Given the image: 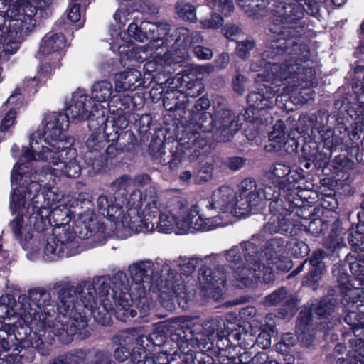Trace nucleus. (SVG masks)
I'll return each mask as SVG.
<instances>
[{"mask_svg":"<svg viewBox=\"0 0 364 364\" xmlns=\"http://www.w3.org/2000/svg\"><path fill=\"white\" fill-rule=\"evenodd\" d=\"M77 299L90 308L96 321L103 326L109 323V311H114L117 319L127 322L137 312L132 308L129 293V281L123 272L115 273L111 280L105 277H96L76 287Z\"/></svg>","mask_w":364,"mask_h":364,"instance_id":"obj_1","label":"nucleus"},{"mask_svg":"<svg viewBox=\"0 0 364 364\" xmlns=\"http://www.w3.org/2000/svg\"><path fill=\"white\" fill-rule=\"evenodd\" d=\"M237 280L246 284L250 277H261L265 283L273 281V223H267L257 235L249 240L233 246L224 252Z\"/></svg>","mask_w":364,"mask_h":364,"instance_id":"obj_2","label":"nucleus"},{"mask_svg":"<svg viewBox=\"0 0 364 364\" xmlns=\"http://www.w3.org/2000/svg\"><path fill=\"white\" fill-rule=\"evenodd\" d=\"M39 171H24L23 165L18 166L11 172V183L14 192L11 196L10 208L18 210L25 207L27 200L33 203V208H48L49 210L63 198L58 188L49 178L41 176V180L35 178Z\"/></svg>","mask_w":364,"mask_h":364,"instance_id":"obj_3","label":"nucleus"},{"mask_svg":"<svg viewBox=\"0 0 364 364\" xmlns=\"http://www.w3.org/2000/svg\"><path fill=\"white\" fill-rule=\"evenodd\" d=\"M21 306L18 314L21 319L33 331L30 335L31 346L42 355L50 354V350L44 348L41 338L46 333V328L51 322L50 311L55 312L54 301L51 294L44 288H35L28 291V295L18 297Z\"/></svg>","mask_w":364,"mask_h":364,"instance_id":"obj_4","label":"nucleus"},{"mask_svg":"<svg viewBox=\"0 0 364 364\" xmlns=\"http://www.w3.org/2000/svg\"><path fill=\"white\" fill-rule=\"evenodd\" d=\"M36 7L28 1H18L9 5L4 16V25L0 23V53L15 54L20 48L24 36L36 26L33 16Z\"/></svg>","mask_w":364,"mask_h":364,"instance_id":"obj_5","label":"nucleus"},{"mask_svg":"<svg viewBox=\"0 0 364 364\" xmlns=\"http://www.w3.org/2000/svg\"><path fill=\"white\" fill-rule=\"evenodd\" d=\"M76 151L74 149L65 146L63 140L53 141L41 137L39 132H33L30 136L29 147L23 148V154L13 168L23 165L24 171H31L28 164L33 161H42L48 164L47 167L60 166L64 156H74Z\"/></svg>","mask_w":364,"mask_h":364,"instance_id":"obj_6","label":"nucleus"},{"mask_svg":"<svg viewBox=\"0 0 364 364\" xmlns=\"http://www.w3.org/2000/svg\"><path fill=\"white\" fill-rule=\"evenodd\" d=\"M87 320L80 312L74 311L68 314H58L57 317L48 323L46 332L53 333L58 336L60 342L69 343L73 337L77 335L80 339L89 337L90 333L87 329Z\"/></svg>","mask_w":364,"mask_h":364,"instance_id":"obj_7","label":"nucleus"},{"mask_svg":"<svg viewBox=\"0 0 364 364\" xmlns=\"http://www.w3.org/2000/svg\"><path fill=\"white\" fill-rule=\"evenodd\" d=\"M78 230H73L70 225L54 228L53 234L47 240L44 249V258L47 261H54L63 257H71L79 252V242L76 234Z\"/></svg>","mask_w":364,"mask_h":364,"instance_id":"obj_8","label":"nucleus"},{"mask_svg":"<svg viewBox=\"0 0 364 364\" xmlns=\"http://www.w3.org/2000/svg\"><path fill=\"white\" fill-rule=\"evenodd\" d=\"M161 279L156 280V287L160 291L161 300L164 297L168 298V301L162 304L169 310L173 307V297L181 298L186 301L191 300L194 296V293L187 290L184 281L181 275L175 273L168 263H163L161 269Z\"/></svg>","mask_w":364,"mask_h":364,"instance_id":"obj_9","label":"nucleus"},{"mask_svg":"<svg viewBox=\"0 0 364 364\" xmlns=\"http://www.w3.org/2000/svg\"><path fill=\"white\" fill-rule=\"evenodd\" d=\"M213 109L216 139L228 141L233 134L241 127L240 117L232 114L227 108L226 100L223 98H218L213 102Z\"/></svg>","mask_w":364,"mask_h":364,"instance_id":"obj_10","label":"nucleus"},{"mask_svg":"<svg viewBox=\"0 0 364 364\" xmlns=\"http://www.w3.org/2000/svg\"><path fill=\"white\" fill-rule=\"evenodd\" d=\"M70 207H77L78 219L75 229L78 230V237L85 239L92 237L102 229L96 221L95 213L92 209V203L86 193H79Z\"/></svg>","mask_w":364,"mask_h":364,"instance_id":"obj_11","label":"nucleus"},{"mask_svg":"<svg viewBox=\"0 0 364 364\" xmlns=\"http://www.w3.org/2000/svg\"><path fill=\"white\" fill-rule=\"evenodd\" d=\"M187 212V202L178 197L169 198L163 206L159 217L153 221L154 231L168 233L176 227L178 229L179 219Z\"/></svg>","mask_w":364,"mask_h":364,"instance_id":"obj_12","label":"nucleus"},{"mask_svg":"<svg viewBox=\"0 0 364 364\" xmlns=\"http://www.w3.org/2000/svg\"><path fill=\"white\" fill-rule=\"evenodd\" d=\"M113 222L115 226L114 231L120 237H127L129 235L130 232H151L154 229V223L144 220L142 214L140 215L139 210L135 208H129L124 213H122L121 210V215H117Z\"/></svg>","mask_w":364,"mask_h":364,"instance_id":"obj_13","label":"nucleus"},{"mask_svg":"<svg viewBox=\"0 0 364 364\" xmlns=\"http://www.w3.org/2000/svg\"><path fill=\"white\" fill-rule=\"evenodd\" d=\"M195 122L191 124L187 133V140L183 139V145L187 149H193L196 152L207 145V141L200 136V133L214 132L215 134V115L210 112H201L193 116Z\"/></svg>","mask_w":364,"mask_h":364,"instance_id":"obj_14","label":"nucleus"},{"mask_svg":"<svg viewBox=\"0 0 364 364\" xmlns=\"http://www.w3.org/2000/svg\"><path fill=\"white\" fill-rule=\"evenodd\" d=\"M155 264L151 260L139 261L129 267V272L134 284L131 286L132 293L138 291L141 296L149 294L154 284Z\"/></svg>","mask_w":364,"mask_h":364,"instance_id":"obj_15","label":"nucleus"},{"mask_svg":"<svg viewBox=\"0 0 364 364\" xmlns=\"http://www.w3.org/2000/svg\"><path fill=\"white\" fill-rule=\"evenodd\" d=\"M225 269L224 266H220L213 272L205 266L200 268L198 283L200 287L205 291V294L207 296L215 300H218L222 296L228 273Z\"/></svg>","mask_w":364,"mask_h":364,"instance_id":"obj_16","label":"nucleus"},{"mask_svg":"<svg viewBox=\"0 0 364 364\" xmlns=\"http://www.w3.org/2000/svg\"><path fill=\"white\" fill-rule=\"evenodd\" d=\"M92 103L90 97L82 91L74 92L64 114L68 116V120L70 118L76 122L88 119L91 116H95L100 107L102 108L101 105Z\"/></svg>","mask_w":364,"mask_h":364,"instance_id":"obj_17","label":"nucleus"},{"mask_svg":"<svg viewBox=\"0 0 364 364\" xmlns=\"http://www.w3.org/2000/svg\"><path fill=\"white\" fill-rule=\"evenodd\" d=\"M68 116L60 112L47 114L42 124L35 132L41 134V137L53 141L63 140V133L68 130Z\"/></svg>","mask_w":364,"mask_h":364,"instance_id":"obj_18","label":"nucleus"},{"mask_svg":"<svg viewBox=\"0 0 364 364\" xmlns=\"http://www.w3.org/2000/svg\"><path fill=\"white\" fill-rule=\"evenodd\" d=\"M107 141L105 132L92 134L86 141L84 159L85 163L90 166L95 171H100L104 166L105 159L102 150L106 146Z\"/></svg>","mask_w":364,"mask_h":364,"instance_id":"obj_19","label":"nucleus"},{"mask_svg":"<svg viewBox=\"0 0 364 364\" xmlns=\"http://www.w3.org/2000/svg\"><path fill=\"white\" fill-rule=\"evenodd\" d=\"M64 156L63 163L60 166L43 168L39 173H36L35 178L41 180V176L44 178H49V181L52 180L53 183H57L58 177L65 176L68 178H77L80 175L81 168L78 162L75 159L76 154L73 156L71 155Z\"/></svg>","mask_w":364,"mask_h":364,"instance_id":"obj_20","label":"nucleus"},{"mask_svg":"<svg viewBox=\"0 0 364 364\" xmlns=\"http://www.w3.org/2000/svg\"><path fill=\"white\" fill-rule=\"evenodd\" d=\"M235 198V191L230 186H222L213 192L206 208L228 215L231 218Z\"/></svg>","mask_w":364,"mask_h":364,"instance_id":"obj_21","label":"nucleus"},{"mask_svg":"<svg viewBox=\"0 0 364 364\" xmlns=\"http://www.w3.org/2000/svg\"><path fill=\"white\" fill-rule=\"evenodd\" d=\"M170 30V25L164 22L151 23L144 21L141 23L143 42L145 41H149L150 43L161 42V43L155 46L156 48L168 46L171 41L168 38Z\"/></svg>","mask_w":364,"mask_h":364,"instance_id":"obj_22","label":"nucleus"},{"mask_svg":"<svg viewBox=\"0 0 364 364\" xmlns=\"http://www.w3.org/2000/svg\"><path fill=\"white\" fill-rule=\"evenodd\" d=\"M34 208L33 203L27 200L25 207L21 206L18 210H11L13 213L26 215L29 219L30 224L33 225L35 230L38 232H42L48 225H52L50 210L48 208Z\"/></svg>","mask_w":364,"mask_h":364,"instance_id":"obj_23","label":"nucleus"},{"mask_svg":"<svg viewBox=\"0 0 364 364\" xmlns=\"http://www.w3.org/2000/svg\"><path fill=\"white\" fill-rule=\"evenodd\" d=\"M54 289H59L58 292V314H68L74 311L75 303L77 299V290L75 287L70 286L64 281H58L53 284Z\"/></svg>","mask_w":364,"mask_h":364,"instance_id":"obj_24","label":"nucleus"},{"mask_svg":"<svg viewBox=\"0 0 364 364\" xmlns=\"http://www.w3.org/2000/svg\"><path fill=\"white\" fill-rule=\"evenodd\" d=\"M105 134L107 141L115 142L120 151H129L132 150L136 139L134 133L131 131L120 130L114 127L112 122L105 124Z\"/></svg>","mask_w":364,"mask_h":364,"instance_id":"obj_25","label":"nucleus"},{"mask_svg":"<svg viewBox=\"0 0 364 364\" xmlns=\"http://www.w3.org/2000/svg\"><path fill=\"white\" fill-rule=\"evenodd\" d=\"M15 316L10 317L9 315L3 316V321L0 323V356L4 353H9L11 349L17 350V345L14 341L15 331L18 325L21 323L12 321Z\"/></svg>","mask_w":364,"mask_h":364,"instance_id":"obj_26","label":"nucleus"},{"mask_svg":"<svg viewBox=\"0 0 364 364\" xmlns=\"http://www.w3.org/2000/svg\"><path fill=\"white\" fill-rule=\"evenodd\" d=\"M205 341L208 343L207 350L213 346L214 341L218 338L222 341L223 338L228 335V329L226 328L224 320L220 316L210 318L203 321Z\"/></svg>","mask_w":364,"mask_h":364,"instance_id":"obj_27","label":"nucleus"},{"mask_svg":"<svg viewBox=\"0 0 364 364\" xmlns=\"http://www.w3.org/2000/svg\"><path fill=\"white\" fill-rule=\"evenodd\" d=\"M141 74L136 69L118 73L114 77L115 91L134 90L141 85Z\"/></svg>","mask_w":364,"mask_h":364,"instance_id":"obj_28","label":"nucleus"},{"mask_svg":"<svg viewBox=\"0 0 364 364\" xmlns=\"http://www.w3.org/2000/svg\"><path fill=\"white\" fill-rule=\"evenodd\" d=\"M272 88L267 85H263L258 92H251L247 97V102L250 107L263 110L272 108Z\"/></svg>","mask_w":364,"mask_h":364,"instance_id":"obj_29","label":"nucleus"},{"mask_svg":"<svg viewBox=\"0 0 364 364\" xmlns=\"http://www.w3.org/2000/svg\"><path fill=\"white\" fill-rule=\"evenodd\" d=\"M273 51L271 50V45H269V50H264L261 54V58L259 60H254L250 63V69L253 72H258L262 69L264 70L267 73L258 75L257 81H264L270 82L273 77V63L272 60Z\"/></svg>","mask_w":364,"mask_h":364,"instance_id":"obj_30","label":"nucleus"},{"mask_svg":"<svg viewBox=\"0 0 364 364\" xmlns=\"http://www.w3.org/2000/svg\"><path fill=\"white\" fill-rule=\"evenodd\" d=\"M144 200L146 201V203L141 213L144 220L156 221L158 218L157 216L159 217L161 210L165 203H158L157 192L156 188L152 186L146 190Z\"/></svg>","mask_w":364,"mask_h":364,"instance_id":"obj_31","label":"nucleus"},{"mask_svg":"<svg viewBox=\"0 0 364 364\" xmlns=\"http://www.w3.org/2000/svg\"><path fill=\"white\" fill-rule=\"evenodd\" d=\"M296 333L299 339L306 345L310 344L313 338L314 328L311 314L307 310L301 311L296 326Z\"/></svg>","mask_w":364,"mask_h":364,"instance_id":"obj_32","label":"nucleus"},{"mask_svg":"<svg viewBox=\"0 0 364 364\" xmlns=\"http://www.w3.org/2000/svg\"><path fill=\"white\" fill-rule=\"evenodd\" d=\"M260 200L259 194L252 193L250 196L243 197L241 195L237 196L235 193L232 216L240 217L248 215L254 207L259 204Z\"/></svg>","mask_w":364,"mask_h":364,"instance_id":"obj_33","label":"nucleus"},{"mask_svg":"<svg viewBox=\"0 0 364 364\" xmlns=\"http://www.w3.org/2000/svg\"><path fill=\"white\" fill-rule=\"evenodd\" d=\"M203 215L199 214L198 206L187 207V212L179 219L178 230L184 232L194 230L198 231V225H200Z\"/></svg>","mask_w":364,"mask_h":364,"instance_id":"obj_34","label":"nucleus"},{"mask_svg":"<svg viewBox=\"0 0 364 364\" xmlns=\"http://www.w3.org/2000/svg\"><path fill=\"white\" fill-rule=\"evenodd\" d=\"M168 38L171 41L169 43L173 42L178 43V46H188L193 43H197L201 38L200 33L197 31L190 32L185 27H180L175 29V31L169 35Z\"/></svg>","mask_w":364,"mask_h":364,"instance_id":"obj_35","label":"nucleus"},{"mask_svg":"<svg viewBox=\"0 0 364 364\" xmlns=\"http://www.w3.org/2000/svg\"><path fill=\"white\" fill-rule=\"evenodd\" d=\"M272 0H237L239 6L249 16H263L269 10L268 8Z\"/></svg>","mask_w":364,"mask_h":364,"instance_id":"obj_36","label":"nucleus"},{"mask_svg":"<svg viewBox=\"0 0 364 364\" xmlns=\"http://www.w3.org/2000/svg\"><path fill=\"white\" fill-rule=\"evenodd\" d=\"M113 92L112 85L106 80L96 81L91 87V100H95L97 104L107 102Z\"/></svg>","mask_w":364,"mask_h":364,"instance_id":"obj_37","label":"nucleus"},{"mask_svg":"<svg viewBox=\"0 0 364 364\" xmlns=\"http://www.w3.org/2000/svg\"><path fill=\"white\" fill-rule=\"evenodd\" d=\"M97 208L100 213L107 216V220L112 223L117 218V215H121V208L114 205L112 198H109L106 195H100L97 200Z\"/></svg>","mask_w":364,"mask_h":364,"instance_id":"obj_38","label":"nucleus"},{"mask_svg":"<svg viewBox=\"0 0 364 364\" xmlns=\"http://www.w3.org/2000/svg\"><path fill=\"white\" fill-rule=\"evenodd\" d=\"M65 45V38L62 34H48L43 38L40 50L43 55H49L62 49Z\"/></svg>","mask_w":364,"mask_h":364,"instance_id":"obj_39","label":"nucleus"},{"mask_svg":"<svg viewBox=\"0 0 364 364\" xmlns=\"http://www.w3.org/2000/svg\"><path fill=\"white\" fill-rule=\"evenodd\" d=\"M232 223L228 215L218 213L211 217H205L203 215L200 225H198V231H210L215 228L226 226Z\"/></svg>","mask_w":364,"mask_h":364,"instance_id":"obj_40","label":"nucleus"},{"mask_svg":"<svg viewBox=\"0 0 364 364\" xmlns=\"http://www.w3.org/2000/svg\"><path fill=\"white\" fill-rule=\"evenodd\" d=\"M174 331L173 333H171V342H174L176 347H173V349L176 348L181 347L180 342L183 343L188 341H191V336L189 335V324L186 323H179L175 322L174 325L171 327Z\"/></svg>","mask_w":364,"mask_h":364,"instance_id":"obj_41","label":"nucleus"},{"mask_svg":"<svg viewBox=\"0 0 364 364\" xmlns=\"http://www.w3.org/2000/svg\"><path fill=\"white\" fill-rule=\"evenodd\" d=\"M83 364H116L109 351L87 349V359Z\"/></svg>","mask_w":364,"mask_h":364,"instance_id":"obj_42","label":"nucleus"},{"mask_svg":"<svg viewBox=\"0 0 364 364\" xmlns=\"http://www.w3.org/2000/svg\"><path fill=\"white\" fill-rule=\"evenodd\" d=\"M175 10L180 18L185 21L196 23L197 21L196 8L186 1L176 4Z\"/></svg>","mask_w":364,"mask_h":364,"instance_id":"obj_43","label":"nucleus"},{"mask_svg":"<svg viewBox=\"0 0 364 364\" xmlns=\"http://www.w3.org/2000/svg\"><path fill=\"white\" fill-rule=\"evenodd\" d=\"M182 96H183V93L179 90L167 91L163 99L166 109L173 112L181 108L184 102Z\"/></svg>","mask_w":364,"mask_h":364,"instance_id":"obj_44","label":"nucleus"},{"mask_svg":"<svg viewBox=\"0 0 364 364\" xmlns=\"http://www.w3.org/2000/svg\"><path fill=\"white\" fill-rule=\"evenodd\" d=\"M50 217L54 228L69 225L68 223L70 221L69 210L65 205H59L53 210L50 209Z\"/></svg>","mask_w":364,"mask_h":364,"instance_id":"obj_45","label":"nucleus"},{"mask_svg":"<svg viewBox=\"0 0 364 364\" xmlns=\"http://www.w3.org/2000/svg\"><path fill=\"white\" fill-rule=\"evenodd\" d=\"M88 4V0H71L68 18L71 21L80 22V25H81L83 21H81L83 12Z\"/></svg>","mask_w":364,"mask_h":364,"instance_id":"obj_46","label":"nucleus"},{"mask_svg":"<svg viewBox=\"0 0 364 364\" xmlns=\"http://www.w3.org/2000/svg\"><path fill=\"white\" fill-rule=\"evenodd\" d=\"M188 333L191 336V341L194 339L200 348L207 349L208 343L207 341H205L206 338L205 336L203 322H196L189 324Z\"/></svg>","mask_w":364,"mask_h":364,"instance_id":"obj_47","label":"nucleus"},{"mask_svg":"<svg viewBox=\"0 0 364 364\" xmlns=\"http://www.w3.org/2000/svg\"><path fill=\"white\" fill-rule=\"evenodd\" d=\"M275 296L274 294V301L279 297V301L283 302L285 306L284 312L279 313L281 314V317L293 315L296 309V300L291 295H288L284 289H281L276 297Z\"/></svg>","mask_w":364,"mask_h":364,"instance_id":"obj_48","label":"nucleus"},{"mask_svg":"<svg viewBox=\"0 0 364 364\" xmlns=\"http://www.w3.org/2000/svg\"><path fill=\"white\" fill-rule=\"evenodd\" d=\"M273 171L266 172L261 179V187L258 191L260 193L261 199L272 200L273 198Z\"/></svg>","mask_w":364,"mask_h":364,"instance_id":"obj_49","label":"nucleus"},{"mask_svg":"<svg viewBox=\"0 0 364 364\" xmlns=\"http://www.w3.org/2000/svg\"><path fill=\"white\" fill-rule=\"evenodd\" d=\"M148 340L151 342L154 346L162 347L163 350L160 353L165 354V356H166L167 354L176 355V351H174L173 354L168 351V346H172L171 343V341H169L165 335L158 332H154L149 336Z\"/></svg>","mask_w":364,"mask_h":364,"instance_id":"obj_50","label":"nucleus"},{"mask_svg":"<svg viewBox=\"0 0 364 364\" xmlns=\"http://www.w3.org/2000/svg\"><path fill=\"white\" fill-rule=\"evenodd\" d=\"M255 41L250 39L237 41L235 53L239 58L247 60L250 58V52L255 48Z\"/></svg>","mask_w":364,"mask_h":364,"instance_id":"obj_51","label":"nucleus"},{"mask_svg":"<svg viewBox=\"0 0 364 364\" xmlns=\"http://www.w3.org/2000/svg\"><path fill=\"white\" fill-rule=\"evenodd\" d=\"M153 157L159 164L163 165L168 164L171 169L175 168L180 162L172 154H167L164 147L162 146L153 154Z\"/></svg>","mask_w":364,"mask_h":364,"instance_id":"obj_52","label":"nucleus"},{"mask_svg":"<svg viewBox=\"0 0 364 364\" xmlns=\"http://www.w3.org/2000/svg\"><path fill=\"white\" fill-rule=\"evenodd\" d=\"M336 301L333 298L326 297L320 301L315 309V313L319 317H327L334 310Z\"/></svg>","mask_w":364,"mask_h":364,"instance_id":"obj_53","label":"nucleus"},{"mask_svg":"<svg viewBox=\"0 0 364 364\" xmlns=\"http://www.w3.org/2000/svg\"><path fill=\"white\" fill-rule=\"evenodd\" d=\"M206 4L213 9H218L225 16L230 15L234 11L232 0H205Z\"/></svg>","mask_w":364,"mask_h":364,"instance_id":"obj_54","label":"nucleus"},{"mask_svg":"<svg viewBox=\"0 0 364 364\" xmlns=\"http://www.w3.org/2000/svg\"><path fill=\"white\" fill-rule=\"evenodd\" d=\"M213 168L208 164H203L193 173V181L196 184H202L208 182L213 178Z\"/></svg>","mask_w":364,"mask_h":364,"instance_id":"obj_55","label":"nucleus"},{"mask_svg":"<svg viewBox=\"0 0 364 364\" xmlns=\"http://www.w3.org/2000/svg\"><path fill=\"white\" fill-rule=\"evenodd\" d=\"M87 349H75L64 354L68 364H80L86 360Z\"/></svg>","mask_w":364,"mask_h":364,"instance_id":"obj_56","label":"nucleus"},{"mask_svg":"<svg viewBox=\"0 0 364 364\" xmlns=\"http://www.w3.org/2000/svg\"><path fill=\"white\" fill-rule=\"evenodd\" d=\"M203 260L198 257L185 259L181 261L178 265L182 274L189 275L195 272L196 267L201 264Z\"/></svg>","mask_w":364,"mask_h":364,"instance_id":"obj_57","label":"nucleus"},{"mask_svg":"<svg viewBox=\"0 0 364 364\" xmlns=\"http://www.w3.org/2000/svg\"><path fill=\"white\" fill-rule=\"evenodd\" d=\"M200 23L204 29H218L223 24V18L220 14L213 12L209 18L200 20Z\"/></svg>","mask_w":364,"mask_h":364,"instance_id":"obj_58","label":"nucleus"},{"mask_svg":"<svg viewBox=\"0 0 364 364\" xmlns=\"http://www.w3.org/2000/svg\"><path fill=\"white\" fill-rule=\"evenodd\" d=\"M345 322L355 328L364 326L363 315L358 314L355 310L350 311L344 317Z\"/></svg>","mask_w":364,"mask_h":364,"instance_id":"obj_59","label":"nucleus"},{"mask_svg":"<svg viewBox=\"0 0 364 364\" xmlns=\"http://www.w3.org/2000/svg\"><path fill=\"white\" fill-rule=\"evenodd\" d=\"M296 70H302L303 73L299 71L296 73L297 78L305 82L306 85L303 87H314L316 85V82L314 80V70L312 68H301L296 66Z\"/></svg>","mask_w":364,"mask_h":364,"instance_id":"obj_60","label":"nucleus"},{"mask_svg":"<svg viewBox=\"0 0 364 364\" xmlns=\"http://www.w3.org/2000/svg\"><path fill=\"white\" fill-rule=\"evenodd\" d=\"M264 356V353H258L253 356L251 352L245 351L238 357L239 364H259V361L263 360Z\"/></svg>","mask_w":364,"mask_h":364,"instance_id":"obj_61","label":"nucleus"},{"mask_svg":"<svg viewBox=\"0 0 364 364\" xmlns=\"http://www.w3.org/2000/svg\"><path fill=\"white\" fill-rule=\"evenodd\" d=\"M241 190L239 195L243 197L250 196L252 193L259 194L257 191V185L254 180L245 178L241 182Z\"/></svg>","mask_w":364,"mask_h":364,"instance_id":"obj_62","label":"nucleus"},{"mask_svg":"<svg viewBox=\"0 0 364 364\" xmlns=\"http://www.w3.org/2000/svg\"><path fill=\"white\" fill-rule=\"evenodd\" d=\"M324 254L325 252L323 250H318L314 253L313 256L310 259V264L314 268V269L311 272L312 276L314 274H317V272L322 273L323 270H324V266L321 262Z\"/></svg>","mask_w":364,"mask_h":364,"instance_id":"obj_63","label":"nucleus"},{"mask_svg":"<svg viewBox=\"0 0 364 364\" xmlns=\"http://www.w3.org/2000/svg\"><path fill=\"white\" fill-rule=\"evenodd\" d=\"M131 178L128 175H122L115 179L111 184L110 188L115 193L125 191L130 185Z\"/></svg>","mask_w":364,"mask_h":364,"instance_id":"obj_64","label":"nucleus"}]
</instances>
